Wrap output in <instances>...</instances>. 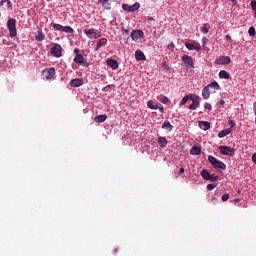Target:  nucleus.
Segmentation results:
<instances>
[{"mask_svg": "<svg viewBox=\"0 0 256 256\" xmlns=\"http://www.w3.org/2000/svg\"><path fill=\"white\" fill-rule=\"evenodd\" d=\"M199 99H201L199 96H197L195 94H189L182 98L180 105L187 104V101H194V104H191L188 107V109H190L191 111H195V109H197L199 107Z\"/></svg>", "mask_w": 256, "mask_h": 256, "instance_id": "1", "label": "nucleus"}, {"mask_svg": "<svg viewBox=\"0 0 256 256\" xmlns=\"http://www.w3.org/2000/svg\"><path fill=\"white\" fill-rule=\"evenodd\" d=\"M208 161L209 163H211L214 169H220L222 171H225V169H227V165L223 163V161L217 160L215 156H208Z\"/></svg>", "mask_w": 256, "mask_h": 256, "instance_id": "2", "label": "nucleus"}, {"mask_svg": "<svg viewBox=\"0 0 256 256\" xmlns=\"http://www.w3.org/2000/svg\"><path fill=\"white\" fill-rule=\"evenodd\" d=\"M79 51V48L74 49V63H78V65H82V67H89V62L85 61V57H83V54H79Z\"/></svg>", "mask_w": 256, "mask_h": 256, "instance_id": "3", "label": "nucleus"}, {"mask_svg": "<svg viewBox=\"0 0 256 256\" xmlns=\"http://www.w3.org/2000/svg\"><path fill=\"white\" fill-rule=\"evenodd\" d=\"M7 28L10 32V37L14 38L17 35V20L10 18L7 21Z\"/></svg>", "mask_w": 256, "mask_h": 256, "instance_id": "4", "label": "nucleus"}, {"mask_svg": "<svg viewBox=\"0 0 256 256\" xmlns=\"http://www.w3.org/2000/svg\"><path fill=\"white\" fill-rule=\"evenodd\" d=\"M140 8L141 4H139V2L134 3L132 6L129 4L122 5L123 11H127V13H135V11H139Z\"/></svg>", "mask_w": 256, "mask_h": 256, "instance_id": "5", "label": "nucleus"}, {"mask_svg": "<svg viewBox=\"0 0 256 256\" xmlns=\"http://www.w3.org/2000/svg\"><path fill=\"white\" fill-rule=\"evenodd\" d=\"M84 33L88 39H99L101 37V32L97 29H85Z\"/></svg>", "mask_w": 256, "mask_h": 256, "instance_id": "6", "label": "nucleus"}, {"mask_svg": "<svg viewBox=\"0 0 256 256\" xmlns=\"http://www.w3.org/2000/svg\"><path fill=\"white\" fill-rule=\"evenodd\" d=\"M219 152L221 155H226L227 157H233L235 155V149L229 146H220Z\"/></svg>", "mask_w": 256, "mask_h": 256, "instance_id": "7", "label": "nucleus"}, {"mask_svg": "<svg viewBox=\"0 0 256 256\" xmlns=\"http://www.w3.org/2000/svg\"><path fill=\"white\" fill-rule=\"evenodd\" d=\"M182 61L184 65L187 67V69H193L195 67V61L193 60V57L189 55H183L182 56Z\"/></svg>", "mask_w": 256, "mask_h": 256, "instance_id": "8", "label": "nucleus"}, {"mask_svg": "<svg viewBox=\"0 0 256 256\" xmlns=\"http://www.w3.org/2000/svg\"><path fill=\"white\" fill-rule=\"evenodd\" d=\"M231 63V57L229 56H220L214 61L215 65H229Z\"/></svg>", "mask_w": 256, "mask_h": 256, "instance_id": "9", "label": "nucleus"}, {"mask_svg": "<svg viewBox=\"0 0 256 256\" xmlns=\"http://www.w3.org/2000/svg\"><path fill=\"white\" fill-rule=\"evenodd\" d=\"M44 79L51 80L55 77V68H46L42 71Z\"/></svg>", "mask_w": 256, "mask_h": 256, "instance_id": "10", "label": "nucleus"}, {"mask_svg": "<svg viewBox=\"0 0 256 256\" xmlns=\"http://www.w3.org/2000/svg\"><path fill=\"white\" fill-rule=\"evenodd\" d=\"M185 47L189 51H200L201 50V44H199V42H195V41L192 43L186 42Z\"/></svg>", "mask_w": 256, "mask_h": 256, "instance_id": "11", "label": "nucleus"}, {"mask_svg": "<svg viewBox=\"0 0 256 256\" xmlns=\"http://www.w3.org/2000/svg\"><path fill=\"white\" fill-rule=\"evenodd\" d=\"M61 51H63V48H61V45L55 44L51 48L50 53H51V55H53V57H61V55H62Z\"/></svg>", "mask_w": 256, "mask_h": 256, "instance_id": "12", "label": "nucleus"}, {"mask_svg": "<svg viewBox=\"0 0 256 256\" xmlns=\"http://www.w3.org/2000/svg\"><path fill=\"white\" fill-rule=\"evenodd\" d=\"M143 31L141 30H133L131 33L132 41H139V39H143Z\"/></svg>", "mask_w": 256, "mask_h": 256, "instance_id": "13", "label": "nucleus"}, {"mask_svg": "<svg viewBox=\"0 0 256 256\" xmlns=\"http://www.w3.org/2000/svg\"><path fill=\"white\" fill-rule=\"evenodd\" d=\"M108 67H111V69L115 70V69H119V63L117 62V60L111 59L109 58L106 61Z\"/></svg>", "mask_w": 256, "mask_h": 256, "instance_id": "14", "label": "nucleus"}, {"mask_svg": "<svg viewBox=\"0 0 256 256\" xmlns=\"http://www.w3.org/2000/svg\"><path fill=\"white\" fill-rule=\"evenodd\" d=\"M71 87H81L83 85V79L75 78L70 81Z\"/></svg>", "mask_w": 256, "mask_h": 256, "instance_id": "15", "label": "nucleus"}, {"mask_svg": "<svg viewBox=\"0 0 256 256\" xmlns=\"http://www.w3.org/2000/svg\"><path fill=\"white\" fill-rule=\"evenodd\" d=\"M199 127L203 131H209V129H211V124L207 121H200L199 122Z\"/></svg>", "mask_w": 256, "mask_h": 256, "instance_id": "16", "label": "nucleus"}, {"mask_svg": "<svg viewBox=\"0 0 256 256\" xmlns=\"http://www.w3.org/2000/svg\"><path fill=\"white\" fill-rule=\"evenodd\" d=\"M135 59L136 61H145V54L141 50H137L135 52Z\"/></svg>", "mask_w": 256, "mask_h": 256, "instance_id": "17", "label": "nucleus"}, {"mask_svg": "<svg viewBox=\"0 0 256 256\" xmlns=\"http://www.w3.org/2000/svg\"><path fill=\"white\" fill-rule=\"evenodd\" d=\"M103 45H107V38H102L97 42V46L95 47L94 51H99Z\"/></svg>", "mask_w": 256, "mask_h": 256, "instance_id": "18", "label": "nucleus"}, {"mask_svg": "<svg viewBox=\"0 0 256 256\" xmlns=\"http://www.w3.org/2000/svg\"><path fill=\"white\" fill-rule=\"evenodd\" d=\"M158 101H160V103H164V105H169V103H171V101H169V98H167V96L160 94L157 97Z\"/></svg>", "mask_w": 256, "mask_h": 256, "instance_id": "19", "label": "nucleus"}, {"mask_svg": "<svg viewBox=\"0 0 256 256\" xmlns=\"http://www.w3.org/2000/svg\"><path fill=\"white\" fill-rule=\"evenodd\" d=\"M190 155H201V147L194 145L191 149H190Z\"/></svg>", "mask_w": 256, "mask_h": 256, "instance_id": "20", "label": "nucleus"}, {"mask_svg": "<svg viewBox=\"0 0 256 256\" xmlns=\"http://www.w3.org/2000/svg\"><path fill=\"white\" fill-rule=\"evenodd\" d=\"M210 90L208 89L207 86H205L202 90V97L203 99L207 100L209 99V97H211V92H209Z\"/></svg>", "mask_w": 256, "mask_h": 256, "instance_id": "21", "label": "nucleus"}, {"mask_svg": "<svg viewBox=\"0 0 256 256\" xmlns=\"http://www.w3.org/2000/svg\"><path fill=\"white\" fill-rule=\"evenodd\" d=\"M95 123H105L107 121V115H98L94 118Z\"/></svg>", "mask_w": 256, "mask_h": 256, "instance_id": "22", "label": "nucleus"}, {"mask_svg": "<svg viewBox=\"0 0 256 256\" xmlns=\"http://www.w3.org/2000/svg\"><path fill=\"white\" fill-rule=\"evenodd\" d=\"M219 78L220 79H231V74L229 72L222 70L219 72Z\"/></svg>", "mask_w": 256, "mask_h": 256, "instance_id": "23", "label": "nucleus"}, {"mask_svg": "<svg viewBox=\"0 0 256 256\" xmlns=\"http://www.w3.org/2000/svg\"><path fill=\"white\" fill-rule=\"evenodd\" d=\"M227 135H231V129H224L219 132L218 137L219 139H223V137H227Z\"/></svg>", "mask_w": 256, "mask_h": 256, "instance_id": "24", "label": "nucleus"}, {"mask_svg": "<svg viewBox=\"0 0 256 256\" xmlns=\"http://www.w3.org/2000/svg\"><path fill=\"white\" fill-rule=\"evenodd\" d=\"M201 176H202L203 179H205V181H211V173H209V171L202 170L201 171Z\"/></svg>", "mask_w": 256, "mask_h": 256, "instance_id": "25", "label": "nucleus"}, {"mask_svg": "<svg viewBox=\"0 0 256 256\" xmlns=\"http://www.w3.org/2000/svg\"><path fill=\"white\" fill-rule=\"evenodd\" d=\"M211 29V25H209V23H205L201 28L200 31L201 33H204L205 35H207V33H209Z\"/></svg>", "mask_w": 256, "mask_h": 256, "instance_id": "26", "label": "nucleus"}, {"mask_svg": "<svg viewBox=\"0 0 256 256\" xmlns=\"http://www.w3.org/2000/svg\"><path fill=\"white\" fill-rule=\"evenodd\" d=\"M167 143H168L167 138H165L163 136L158 138V145H160V147H162V148L167 147Z\"/></svg>", "mask_w": 256, "mask_h": 256, "instance_id": "27", "label": "nucleus"}, {"mask_svg": "<svg viewBox=\"0 0 256 256\" xmlns=\"http://www.w3.org/2000/svg\"><path fill=\"white\" fill-rule=\"evenodd\" d=\"M206 87H208V89H215L216 91H219V89H221V86H219V83L217 82H212L210 84H208Z\"/></svg>", "mask_w": 256, "mask_h": 256, "instance_id": "28", "label": "nucleus"}, {"mask_svg": "<svg viewBox=\"0 0 256 256\" xmlns=\"http://www.w3.org/2000/svg\"><path fill=\"white\" fill-rule=\"evenodd\" d=\"M36 41H45V34H43V30H38V35L35 38Z\"/></svg>", "mask_w": 256, "mask_h": 256, "instance_id": "29", "label": "nucleus"}, {"mask_svg": "<svg viewBox=\"0 0 256 256\" xmlns=\"http://www.w3.org/2000/svg\"><path fill=\"white\" fill-rule=\"evenodd\" d=\"M147 107H148L149 109H153V110L159 109V105L155 104V102H153V100H149V101L147 102Z\"/></svg>", "mask_w": 256, "mask_h": 256, "instance_id": "30", "label": "nucleus"}, {"mask_svg": "<svg viewBox=\"0 0 256 256\" xmlns=\"http://www.w3.org/2000/svg\"><path fill=\"white\" fill-rule=\"evenodd\" d=\"M162 129H166V131H173V125L170 122H164L162 124Z\"/></svg>", "mask_w": 256, "mask_h": 256, "instance_id": "31", "label": "nucleus"}, {"mask_svg": "<svg viewBox=\"0 0 256 256\" xmlns=\"http://www.w3.org/2000/svg\"><path fill=\"white\" fill-rule=\"evenodd\" d=\"M62 33H75L71 26H62Z\"/></svg>", "mask_w": 256, "mask_h": 256, "instance_id": "32", "label": "nucleus"}, {"mask_svg": "<svg viewBox=\"0 0 256 256\" xmlns=\"http://www.w3.org/2000/svg\"><path fill=\"white\" fill-rule=\"evenodd\" d=\"M52 27L55 31H63V25L61 24H53Z\"/></svg>", "mask_w": 256, "mask_h": 256, "instance_id": "33", "label": "nucleus"}, {"mask_svg": "<svg viewBox=\"0 0 256 256\" xmlns=\"http://www.w3.org/2000/svg\"><path fill=\"white\" fill-rule=\"evenodd\" d=\"M215 187H217V183L208 184V185L206 186V188L208 189V191H213V189H215Z\"/></svg>", "mask_w": 256, "mask_h": 256, "instance_id": "34", "label": "nucleus"}, {"mask_svg": "<svg viewBox=\"0 0 256 256\" xmlns=\"http://www.w3.org/2000/svg\"><path fill=\"white\" fill-rule=\"evenodd\" d=\"M250 37H255V27H250L248 30Z\"/></svg>", "mask_w": 256, "mask_h": 256, "instance_id": "35", "label": "nucleus"}, {"mask_svg": "<svg viewBox=\"0 0 256 256\" xmlns=\"http://www.w3.org/2000/svg\"><path fill=\"white\" fill-rule=\"evenodd\" d=\"M147 23H148L149 25H153V23H155V20L153 19V17H148V18H147Z\"/></svg>", "mask_w": 256, "mask_h": 256, "instance_id": "36", "label": "nucleus"}, {"mask_svg": "<svg viewBox=\"0 0 256 256\" xmlns=\"http://www.w3.org/2000/svg\"><path fill=\"white\" fill-rule=\"evenodd\" d=\"M210 181H219V176H215V174H211Z\"/></svg>", "mask_w": 256, "mask_h": 256, "instance_id": "37", "label": "nucleus"}, {"mask_svg": "<svg viewBox=\"0 0 256 256\" xmlns=\"http://www.w3.org/2000/svg\"><path fill=\"white\" fill-rule=\"evenodd\" d=\"M7 3V9H13V3H11L10 0H6Z\"/></svg>", "mask_w": 256, "mask_h": 256, "instance_id": "38", "label": "nucleus"}, {"mask_svg": "<svg viewBox=\"0 0 256 256\" xmlns=\"http://www.w3.org/2000/svg\"><path fill=\"white\" fill-rule=\"evenodd\" d=\"M204 108L207 109L208 111H211V109H212L211 104L208 103V102H206V103L204 104Z\"/></svg>", "mask_w": 256, "mask_h": 256, "instance_id": "39", "label": "nucleus"}, {"mask_svg": "<svg viewBox=\"0 0 256 256\" xmlns=\"http://www.w3.org/2000/svg\"><path fill=\"white\" fill-rule=\"evenodd\" d=\"M222 201H229V194L228 193L222 195Z\"/></svg>", "mask_w": 256, "mask_h": 256, "instance_id": "40", "label": "nucleus"}, {"mask_svg": "<svg viewBox=\"0 0 256 256\" xmlns=\"http://www.w3.org/2000/svg\"><path fill=\"white\" fill-rule=\"evenodd\" d=\"M102 5L104 9H111V4H109L108 2H104Z\"/></svg>", "mask_w": 256, "mask_h": 256, "instance_id": "41", "label": "nucleus"}, {"mask_svg": "<svg viewBox=\"0 0 256 256\" xmlns=\"http://www.w3.org/2000/svg\"><path fill=\"white\" fill-rule=\"evenodd\" d=\"M209 39H207L206 37L202 38V45L203 47H205L208 43Z\"/></svg>", "mask_w": 256, "mask_h": 256, "instance_id": "42", "label": "nucleus"}, {"mask_svg": "<svg viewBox=\"0 0 256 256\" xmlns=\"http://www.w3.org/2000/svg\"><path fill=\"white\" fill-rule=\"evenodd\" d=\"M228 125L233 129V127H235V121L228 120Z\"/></svg>", "mask_w": 256, "mask_h": 256, "instance_id": "43", "label": "nucleus"}, {"mask_svg": "<svg viewBox=\"0 0 256 256\" xmlns=\"http://www.w3.org/2000/svg\"><path fill=\"white\" fill-rule=\"evenodd\" d=\"M157 105H158L157 109H159V111H161V113H163V111H164L163 105H161V104H157Z\"/></svg>", "mask_w": 256, "mask_h": 256, "instance_id": "44", "label": "nucleus"}, {"mask_svg": "<svg viewBox=\"0 0 256 256\" xmlns=\"http://www.w3.org/2000/svg\"><path fill=\"white\" fill-rule=\"evenodd\" d=\"M178 173L179 175H183V173H185V168H180Z\"/></svg>", "mask_w": 256, "mask_h": 256, "instance_id": "45", "label": "nucleus"}, {"mask_svg": "<svg viewBox=\"0 0 256 256\" xmlns=\"http://www.w3.org/2000/svg\"><path fill=\"white\" fill-rule=\"evenodd\" d=\"M122 33H125L126 35H129V29L123 28V29H122Z\"/></svg>", "mask_w": 256, "mask_h": 256, "instance_id": "46", "label": "nucleus"}, {"mask_svg": "<svg viewBox=\"0 0 256 256\" xmlns=\"http://www.w3.org/2000/svg\"><path fill=\"white\" fill-rule=\"evenodd\" d=\"M252 161H253V163H255V165H256V153H254V154L252 155Z\"/></svg>", "mask_w": 256, "mask_h": 256, "instance_id": "47", "label": "nucleus"}, {"mask_svg": "<svg viewBox=\"0 0 256 256\" xmlns=\"http://www.w3.org/2000/svg\"><path fill=\"white\" fill-rule=\"evenodd\" d=\"M5 3H7V0H1V1H0V7H3V5H4Z\"/></svg>", "mask_w": 256, "mask_h": 256, "instance_id": "48", "label": "nucleus"}, {"mask_svg": "<svg viewBox=\"0 0 256 256\" xmlns=\"http://www.w3.org/2000/svg\"><path fill=\"white\" fill-rule=\"evenodd\" d=\"M225 41H231V35H226Z\"/></svg>", "mask_w": 256, "mask_h": 256, "instance_id": "49", "label": "nucleus"}, {"mask_svg": "<svg viewBox=\"0 0 256 256\" xmlns=\"http://www.w3.org/2000/svg\"><path fill=\"white\" fill-rule=\"evenodd\" d=\"M220 105H225V100H221Z\"/></svg>", "mask_w": 256, "mask_h": 256, "instance_id": "50", "label": "nucleus"}, {"mask_svg": "<svg viewBox=\"0 0 256 256\" xmlns=\"http://www.w3.org/2000/svg\"><path fill=\"white\" fill-rule=\"evenodd\" d=\"M234 203H239V198L234 199Z\"/></svg>", "mask_w": 256, "mask_h": 256, "instance_id": "51", "label": "nucleus"}, {"mask_svg": "<svg viewBox=\"0 0 256 256\" xmlns=\"http://www.w3.org/2000/svg\"><path fill=\"white\" fill-rule=\"evenodd\" d=\"M215 199H216L215 196L211 197V201H215Z\"/></svg>", "mask_w": 256, "mask_h": 256, "instance_id": "52", "label": "nucleus"}, {"mask_svg": "<svg viewBox=\"0 0 256 256\" xmlns=\"http://www.w3.org/2000/svg\"><path fill=\"white\" fill-rule=\"evenodd\" d=\"M100 1H103L104 3H107V1H109V0H100Z\"/></svg>", "mask_w": 256, "mask_h": 256, "instance_id": "53", "label": "nucleus"}, {"mask_svg": "<svg viewBox=\"0 0 256 256\" xmlns=\"http://www.w3.org/2000/svg\"><path fill=\"white\" fill-rule=\"evenodd\" d=\"M195 104V101H192V105H194Z\"/></svg>", "mask_w": 256, "mask_h": 256, "instance_id": "54", "label": "nucleus"}, {"mask_svg": "<svg viewBox=\"0 0 256 256\" xmlns=\"http://www.w3.org/2000/svg\"><path fill=\"white\" fill-rule=\"evenodd\" d=\"M115 253H117V249H115Z\"/></svg>", "mask_w": 256, "mask_h": 256, "instance_id": "55", "label": "nucleus"}]
</instances>
